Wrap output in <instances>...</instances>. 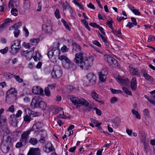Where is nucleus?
Returning a JSON list of instances; mask_svg holds the SVG:
<instances>
[{"mask_svg":"<svg viewBox=\"0 0 155 155\" xmlns=\"http://www.w3.org/2000/svg\"><path fill=\"white\" fill-rule=\"evenodd\" d=\"M93 59L89 57H84L83 52H78L75 54L74 62L82 69H89L93 64Z\"/></svg>","mask_w":155,"mask_h":155,"instance_id":"f257e3e1","label":"nucleus"},{"mask_svg":"<svg viewBox=\"0 0 155 155\" xmlns=\"http://www.w3.org/2000/svg\"><path fill=\"white\" fill-rule=\"evenodd\" d=\"M70 100L77 107L83 105L88 106L89 105L88 102L83 98H79L73 95H70Z\"/></svg>","mask_w":155,"mask_h":155,"instance_id":"f03ea898","label":"nucleus"},{"mask_svg":"<svg viewBox=\"0 0 155 155\" xmlns=\"http://www.w3.org/2000/svg\"><path fill=\"white\" fill-rule=\"evenodd\" d=\"M96 76L93 73L87 74L84 78V84L87 86L94 85L96 83Z\"/></svg>","mask_w":155,"mask_h":155,"instance_id":"7ed1b4c3","label":"nucleus"},{"mask_svg":"<svg viewBox=\"0 0 155 155\" xmlns=\"http://www.w3.org/2000/svg\"><path fill=\"white\" fill-rule=\"evenodd\" d=\"M21 40H17L14 41L12 43V45L11 47V50L10 51L13 54H15L21 47Z\"/></svg>","mask_w":155,"mask_h":155,"instance_id":"20e7f679","label":"nucleus"},{"mask_svg":"<svg viewBox=\"0 0 155 155\" xmlns=\"http://www.w3.org/2000/svg\"><path fill=\"white\" fill-rule=\"evenodd\" d=\"M51 75L54 78L61 77L62 75V71L60 67L58 65L54 66Z\"/></svg>","mask_w":155,"mask_h":155,"instance_id":"39448f33","label":"nucleus"},{"mask_svg":"<svg viewBox=\"0 0 155 155\" xmlns=\"http://www.w3.org/2000/svg\"><path fill=\"white\" fill-rule=\"evenodd\" d=\"M104 59L105 61L110 65L117 66V61L113 57L109 55H104Z\"/></svg>","mask_w":155,"mask_h":155,"instance_id":"423d86ee","label":"nucleus"},{"mask_svg":"<svg viewBox=\"0 0 155 155\" xmlns=\"http://www.w3.org/2000/svg\"><path fill=\"white\" fill-rule=\"evenodd\" d=\"M31 131V130L29 129L24 132L21 135L20 141L22 142L25 144L27 143L28 140L29 135Z\"/></svg>","mask_w":155,"mask_h":155,"instance_id":"0eeeda50","label":"nucleus"},{"mask_svg":"<svg viewBox=\"0 0 155 155\" xmlns=\"http://www.w3.org/2000/svg\"><path fill=\"white\" fill-rule=\"evenodd\" d=\"M54 52H56V53H58L59 54L60 53V51L57 48H56L55 49H53L51 50L48 51V55L49 59L51 61L53 62L56 61V59L54 57Z\"/></svg>","mask_w":155,"mask_h":155,"instance_id":"6e6552de","label":"nucleus"},{"mask_svg":"<svg viewBox=\"0 0 155 155\" xmlns=\"http://www.w3.org/2000/svg\"><path fill=\"white\" fill-rule=\"evenodd\" d=\"M41 100L42 99L39 96H35L32 99L31 105L34 106V108L39 107Z\"/></svg>","mask_w":155,"mask_h":155,"instance_id":"1a4fd4ad","label":"nucleus"},{"mask_svg":"<svg viewBox=\"0 0 155 155\" xmlns=\"http://www.w3.org/2000/svg\"><path fill=\"white\" fill-rule=\"evenodd\" d=\"M42 28L45 32L49 34H52L54 32L52 26L49 24L43 25Z\"/></svg>","mask_w":155,"mask_h":155,"instance_id":"9d476101","label":"nucleus"},{"mask_svg":"<svg viewBox=\"0 0 155 155\" xmlns=\"http://www.w3.org/2000/svg\"><path fill=\"white\" fill-rule=\"evenodd\" d=\"M116 80L121 85L125 86L129 83V80L127 78H124L118 76L117 78H116Z\"/></svg>","mask_w":155,"mask_h":155,"instance_id":"9b49d317","label":"nucleus"},{"mask_svg":"<svg viewBox=\"0 0 155 155\" xmlns=\"http://www.w3.org/2000/svg\"><path fill=\"white\" fill-rule=\"evenodd\" d=\"M43 150L45 152L48 153L54 151L55 149L51 143H48L45 145Z\"/></svg>","mask_w":155,"mask_h":155,"instance_id":"f8f14e48","label":"nucleus"},{"mask_svg":"<svg viewBox=\"0 0 155 155\" xmlns=\"http://www.w3.org/2000/svg\"><path fill=\"white\" fill-rule=\"evenodd\" d=\"M27 155H41L40 150L38 148H31L30 149Z\"/></svg>","mask_w":155,"mask_h":155,"instance_id":"ddd939ff","label":"nucleus"},{"mask_svg":"<svg viewBox=\"0 0 155 155\" xmlns=\"http://www.w3.org/2000/svg\"><path fill=\"white\" fill-rule=\"evenodd\" d=\"M2 140V142L8 144L9 146H12V140L10 136H6L5 134H4Z\"/></svg>","mask_w":155,"mask_h":155,"instance_id":"4468645a","label":"nucleus"},{"mask_svg":"<svg viewBox=\"0 0 155 155\" xmlns=\"http://www.w3.org/2000/svg\"><path fill=\"white\" fill-rule=\"evenodd\" d=\"M12 146H9L8 144L2 142L1 146V149L2 151L5 153H7L9 151L10 148Z\"/></svg>","mask_w":155,"mask_h":155,"instance_id":"2eb2a0df","label":"nucleus"},{"mask_svg":"<svg viewBox=\"0 0 155 155\" xmlns=\"http://www.w3.org/2000/svg\"><path fill=\"white\" fill-rule=\"evenodd\" d=\"M43 126V124L42 123L40 122H38L34 124L31 129H30L31 130V131H34L36 132L41 128Z\"/></svg>","mask_w":155,"mask_h":155,"instance_id":"dca6fc26","label":"nucleus"},{"mask_svg":"<svg viewBox=\"0 0 155 155\" xmlns=\"http://www.w3.org/2000/svg\"><path fill=\"white\" fill-rule=\"evenodd\" d=\"M3 132L4 134L5 133L6 134H10V131L8 130L5 125V124L0 125V132Z\"/></svg>","mask_w":155,"mask_h":155,"instance_id":"f3484780","label":"nucleus"},{"mask_svg":"<svg viewBox=\"0 0 155 155\" xmlns=\"http://www.w3.org/2000/svg\"><path fill=\"white\" fill-rule=\"evenodd\" d=\"M32 92L35 94L41 95L43 93V89L38 86H35L33 87Z\"/></svg>","mask_w":155,"mask_h":155,"instance_id":"a211bd4d","label":"nucleus"},{"mask_svg":"<svg viewBox=\"0 0 155 155\" xmlns=\"http://www.w3.org/2000/svg\"><path fill=\"white\" fill-rule=\"evenodd\" d=\"M21 54L22 56L25 57L27 60H30L32 57L31 52H28L27 51H21Z\"/></svg>","mask_w":155,"mask_h":155,"instance_id":"6ab92c4d","label":"nucleus"},{"mask_svg":"<svg viewBox=\"0 0 155 155\" xmlns=\"http://www.w3.org/2000/svg\"><path fill=\"white\" fill-rule=\"evenodd\" d=\"M137 81L135 78H132L130 83V87L133 91H135L137 87Z\"/></svg>","mask_w":155,"mask_h":155,"instance_id":"aec40b11","label":"nucleus"},{"mask_svg":"<svg viewBox=\"0 0 155 155\" xmlns=\"http://www.w3.org/2000/svg\"><path fill=\"white\" fill-rule=\"evenodd\" d=\"M12 21L10 18H8L5 20L4 23L0 26V31L2 30V29L10 25V22Z\"/></svg>","mask_w":155,"mask_h":155,"instance_id":"412c9836","label":"nucleus"},{"mask_svg":"<svg viewBox=\"0 0 155 155\" xmlns=\"http://www.w3.org/2000/svg\"><path fill=\"white\" fill-rule=\"evenodd\" d=\"M19 5L18 0H10L8 4L9 7L13 8L17 7Z\"/></svg>","mask_w":155,"mask_h":155,"instance_id":"4be33fe9","label":"nucleus"},{"mask_svg":"<svg viewBox=\"0 0 155 155\" xmlns=\"http://www.w3.org/2000/svg\"><path fill=\"white\" fill-rule=\"evenodd\" d=\"M47 137L46 132L45 131H44L43 132V134H41V138L39 141L42 144L45 143L47 140Z\"/></svg>","mask_w":155,"mask_h":155,"instance_id":"5701e85b","label":"nucleus"},{"mask_svg":"<svg viewBox=\"0 0 155 155\" xmlns=\"http://www.w3.org/2000/svg\"><path fill=\"white\" fill-rule=\"evenodd\" d=\"M130 73L133 75H136L138 77L140 76V70L137 68H132L130 69Z\"/></svg>","mask_w":155,"mask_h":155,"instance_id":"b1692460","label":"nucleus"},{"mask_svg":"<svg viewBox=\"0 0 155 155\" xmlns=\"http://www.w3.org/2000/svg\"><path fill=\"white\" fill-rule=\"evenodd\" d=\"M72 46L73 48L72 49V51L73 52L80 51H81V48L79 45L77 44L76 42H73L72 44Z\"/></svg>","mask_w":155,"mask_h":155,"instance_id":"393cba45","label":"nucleus"},{"mask_svg":"<svg viewBox=\"0 0 155 155\" xmlns=\"http://www.w3.org/2000/svg\"><path fill=\"white\" fill-rule=\"evenodd\" d=\"M52 112L54 113V115L58 114L57 116H63L64 115V112L62 109H57L55 108L52 110Z\"/></svg>","mask_w":155,"mask_h":155,"instance_id":"a878e982","label":"nucleus"},{"mask_svg":"<svg viewBox=\"0 0 155 155\" xmlns=\"http://www.w3.org/2000/svg\"><path fill=\"white\" fill-rule=\"evenodd\" d=\"M17 117H10V120L11 124L14 127L17 126L18 121Z\"/></svg>","mask_w":155,"mask_h":155,"instance_id":"bb28decb","label":"nucleus"},{"mask_svg":"<svg viewBox=\"0 0 155 155\" xmlns=\"http://www.w3.org/2000/svg\"><path fill=\"white\" fill-rule=\"evenodd\" d=\"M16 92L15 91V88H11L7 92V95L6 97H7L8 96H10V95H15V94Z\"/></svg>","mask_w":155,"mask_h":155,"instance_id":"cd10ccee","label":"nucleus"},{"mask_svg":"<svg viewBox=\"0 0 155 155\" xmlns=\"http://www.w3.org/2000/svg\"><path fill=\"white\" fill-rule=\"evenodd\" d=\"M58 59L61 61L64 60V61L67 63H70V61L68 58L67 57L64 55H61L59 56Z\"/></svg>","mask_w":155,"mask_h":155,"instance_id":"c85d7f7f","label":"nucleus"},{"mask_svg":"<svg viewBox=\"0 0 155 155\" xmlns=\"http://www.w3.org/2000/svg\"><path fill=\"white\" fill-rule=\"evenodd\" d=\"M98 75L100 80L102 82L105 81L106 76L102 74L101 72H98Z\"/></svg>","mask_w":155,"mask_h":155,"instance_id":"c756f323","label":"nucleus"},{"mask_svg":"<svg viewBox=\"0 0 155 155\" xmlns=\"http://www.w3.org/2000/svg\"><path fill=\"white\" fill-rule=\"evenodd\" d=\"M29 142L32 145H35L38 143V140L36 138H31L29 141Z\"/></svg>","mask_w":155,"mask_h":155,"instance_id":"7c9ffc66","label":"nucleus"},{"mask_svg":"<svg viewBox=\"0 0 155 155\" xmlns=\"http://www.w3.org/2000/svg\"><path fill=\"white\" fill-rule=\"evenodd\" d=\"M113 23V22L111 19H109L107 21V25L111 30H113L114 29V28L112 27Z\"/></svg>","mask_w":155,"mask_h":155,"instance_id":"2f4dec72","label":"nucleus"},{"mask_svg":"<svg viewBox=\"0 0 155 155\" xmlns=\"http://www.w3.org/2000/svg\"><path fill=\"white\" fill-rule=\"evenodd\" d=\"M144 78L147 81H148L151 83H152L153 81V78L148 74L146 75Z\"/></svg>","mask_w":155,"mask_h":155,"instance_id":"473e14b6","label":"nucleus"},{"mask_svg":"<svg viewBox=\"0 0 155 155\" xmlns=\"http://www.w3.org/2000/svg\"><path fill=\"white\" fill-rule=\"evenodd\" d=\"M46 103L41 100L38 108H40L43 110H44L46 108Z\"/></svg>","mask_w":155,"mask_h":155,"instance_id":"72a5a7b5","label":"nucleus"},{"mask_svg":"<svg viewBox=\"0 0 155 155\" xmlns=\"http://www.w3.org/2000/svg\"><path fill=\"white\" fill-rule=\"evenodd\" d=\"M40 41L39 39L38 38H33L30 40V41L33 45H36Z\"/></svg>","mask_w":155,"mask_h":155,"instance_id":"f704fd0d","label":"nucleus"},{"mask_svg":"<svg viewBox=\"0 0 155 155\" xmlns=\"http://www.w3.org/2000/svg\"><path fill=\"white\" fill-rule=\"evenodd\" d=\"M13 77L15 80L19 83H21L23 81V79L20 78L18 75H15L13 76Z\"/></svg>","mask_w":155,"mask_h":155,"instance_id":"c9c22d12","label":"nucleus"},{"mask_svg":"<svg viewBox=\"0 0 155 155\" xmlns=\"http://www.w3.org/2000/svg\"><path fill=\"white\" fill-rule=\"evenodd\" d=\"M40 57V54L38 52H35V55H34L33 58L35 61H38L39 60V57Z\"/></svg>","mask_w":155,"mask_h":155,"instance_id":"e433bc0d","label":"nucleus"},{"mask_svg":"<svg viewBox=\"0 0 155 155\" xmlns=\"http://www.w3.org/2000/svg\"><path fill=\"white\" fill-rule=\"evenodd\" d=\"M111 92L114 94H122L123 93V91L120 90H115L113 89L112 88H111L110 89Z\"/></svg>","mask_w":155,"mask_h":155,"instance_id":"4c0bfd02","label":"nucleus"},{"mask_svg":"<svg viewBox=\"0 0 155 155\" xmlns=\"http://www.w3.org/2000/svg\"><path fill=\"white\" fill-rule=\"evenodd\" d=\"M139 137L142 140H144L146 139V136L144 133L140 131L139 133Z\"/></svg>","mask_w":155,"mask_h":155,"instance_id":"58836bf2","label":"nucleus"},{"mask_svg":"<svg viewBox=\"0 0 155 155\" xmlns=\"http://www.w3.org/2000/svg\"><path fill=\"white\" fill-rule=\"evenodd\" d=\"M120 122L121 120L119 118L117 117L115 118V121L113 122V124L116 127H117L118 126V124Z\"/></svg>","mask_w":155,"mask_h":155,"instance_id":"ea45409f","label":"nucleus"},{"mask_svg":"<svg viewBox=\"0 0 155 155\" xmlns=\"http://www.w3.org/2000/svg\"><path fill=\"white\" fill-rule=\"evenodd\" d=\"M91 95L93 98L94 99L96 98H98L99 97L98 94L96 93V92L93 90L91 92Z\"/></svg>","mask_w":155,"mask_h":155,"instance_id":"a19ab883","label":"nucleus"},{"mask_svg":"<svg viewBox=\"0 0 155 155\" xmlns=\"http://www.w3.org/2000/svg\"><path fill=\"white\" fill-rule=\"evenodd\" d=\"M45 93L46 96L49 97L51 95V92L49 88L46 87L45 89Z\"/></svg>","mask_w":155,"mask_h":155,"instance_id":"79ce46f5","label":"nucleus"},{"mask_svg":"<svg viewBox=\"0 0 155 155\" xmlns=\"http://www.w3.org/2000/svg\"><path fill=\"white\" fill-rule=\"evenodd\" d=\"M28 113L30 115H33V116H38L39 114L37 112L31 111L28 110Z\"/></svg>","mask_w":155,"mask_h":155,"instance_id":"37998d69","label":"nucleus"},{"mask_svg":"<svg viewBox=\"0 0 155 155\" xmlns=\"http://www.w3.org/2000/svg\"><path fill=\"white\" fill-rule=\"evenodd\" d=\"M122 89L123 91L126 94L129 95H132V93L131 91L129 90L127 88L125 87H123Z\"/></svg>","mask_w":155,"mask_h":155,"instance_id":"c03bdc74","label":"nucleus"},{"mask_svg":"<svg viewBox=\"0 0 155 155\" xmlns=\"http://www.w3.org/2000/svg\"><path fill=\"white\" fill-rule=\"evenodd\" d=\"M7 119L5 117H0V125L5 124Z\"/></svg>","mask_w":155,"mask_h":155,"instance_id":"a18cd8bd","label":"nucleus"},{"mask_svg":"<svg viewBox=\"0 0 155 155\" xmlns=\"http://www.w3.org/2000/svg\"><path fill=\"white\" fill-rule=\"evenodd\" d=\"M22 25V23L21 22H19L13 25L14 29H18Z\"/></svg>","mask_w":155,"mask_h":155,"instance_id":"49530a36","label":"nucleus"},{"mask_svg":"<svg viewBox=\"0 0 155 155\" xmlns=\"http://www.w3.org/2000/svg\"><path fill=\"white\" fill-rule=\"evenodd\" d=\"M54 15L57 18L59 19L61 18V15L58 9H56L54 12Z\"/></svg>","mask_w":155,"mask_h":155,"instance_id":"de8ad7c7","label":"nucleus"},{"mask_svg":"<svg viewBox=\"0 0 155 155\" xmlns=\"http://www.w3.org/2000/svg\"><path fill=\"white\" fill-rule=\"evenodd\" d=\"M91 122L94 124L95 126L97 127L101 124L99 123H98L97 121L95 120V119L91 118Z\"/></svg>","mask_w":155,"mask_h":155,"instance_id":"09e8293b","label":"nucleus"},{"mask_svg":"<svg viewBox=\"0 0 155 155\" xmlns=\"http://www.w3.org/2000/svg\"><path fill=\"white\" fill-rule=\"evenodd\" d=\"M112 31L114 34L118 36H119L121 34V32L120 31L115 30L114 28L113 30H112Z\"/></svg>","mask_w":155,"mask_h":155,"instance_id":"8fccbe9b","label":"nucleus"},{"mask_svg":"<svg viewBox=\"0 0 155 155\" xmlns=\"http://www.w3.org/2000/svg\"><path fill=\"white\" fill-rule=\"evenodd\" d=\"M70 8V6L68 4L66 3V4L64 3L63 4V9L66 10L67 9H68Z\"/></svg>","mask_w":155,"mask_h":155,"instance_id":"3c124183","label":"nucleus"},{"mask_svg":"<svg viewBox=\"0 0 155 155\" xmlns=\"http://www.w3.org/2000/svg\"><path fill=\"white\" fill-rule=\"evenodd\" d=\"M14 111V106L13 105H11L7 110V112H10L13 113Z\"/></svg>","mask_w":155,"mask_h":155,"instance_id":"603ef678","label":"nucleus"},{"mask_svg":"<svg viewBox=\"0 0 155 155\" xmlns=\"http://www.w3.org/2000/svg\"><path fill=\"white\" fill-rule=\"evenodd\" d=\"M8 47H6L3 49L0 50V52L2 54H6L8 51Z\"/></svg>","mask_w":155,"mask_h":155,"instance_id":"864d4df0","label":"nucleus"},{"mask_svg":"<svg viewBox=\"0 0 155 155\" xmlns=\"http://www.w3.org/2000/svg\"><path fill=\"white\" fill-rule=\"evenodd\" d=\"M4 76L7 78H11L13 75L10 73H6L4 74Z\"/></svg>","mask_w":155,"mask_h":155,"instance_id":"5fc2aeb1","label":"nucleus"},{"mask_svg":"<svg viewBox=\"0 0 155 155\" xmlns=\"http://www.w3.org/2000/svg\"><path fill=\"white\" fill-rule=\"evenodd\" d=\"M15 31L14 32V36L16 38H17L20 33V31L18 29H14Z\"/></svg>","mask_w":155,"mask_h":155,"instance_id":"6e6d98bb","label":"nucleus"},{"mask_svg":"<svg viewBox=\"0 0 155 155\" xmlns=\"http://www.w3.org/2000/svg\"><path fill=\"white\" fill-rule=\"evenodd\" d=\"M68 48L66 45H64L61 48V50L63 52H65L68 51Z\"/></svg>","mask_w":155,"mask_h":155,"instance_id":"4d7b16f0","label":"nucleus"},{"mask_svg":"<svg viewBox=\"0 0 155 155\" xmlns=\"http://www.w3.org/2000/svg\"><path fill=\"white\" fill-rule=\"evenodd\" d=\"M150 93L151 95V98L155 100V90L151 91Z\"/></svg>","mask_w":155,"mask_h":155,"instance_id":"13d9d810","label":"nucleus"},{"mask_svg":"<svg viewBox=\"0 0 155 155\" xmlns=\"http://www.w3.org/2000/svg\"><path fill=\"white\" fill-rule=\"evenodd\" d=\"M22 142L20 141L18 142L16 144L15 147L17 148H19L23 146Z\"/></svg>","mask_w":155,"mask_h":155,"instance_id":"bf43d9fd","label":"nucleus"},{"mask_svg":"<svg viewBox=\"0 0 155 155\" xmlns=\"http://www.w3.org/2000/svg\"><path fill=\"white\" fill-rule=\"evenodd\" d=\"M23 30L24 31H25V37H27L29 35V32H28V29L26 28L25 26H24Z\"/></svg>","mask_w":155,"mask_h":155,"instance_id":"052dcab7","label":"nucleus"},{"mask_svg":"<svg viewBox=\"0 0 155 155\" xmlns=\"http://www.w3.org/2000/svg\"><path fill=\"white\" fill-rule=\"evenodd\" d=\"M140 72H141L143 74V75L144 77L146 76V75H147L148 74H147V72L144 69H142L140 70Z\"/></svg>","mask_w":155,"mask_h":155,"instance_id":"680f3d73","label":"nucleus"},{"mask_svg":"<svg viewBox=\"0 0 155 155\" xmlns=\"http://www.w3.org/2000/svg\"><path fill=\"white\" fill-rule=\"evenodd\" d=\"M17 12V10L16 8H12L11 11L12 14L15 16H17V14L16 12Z\"/></svg>","mask_w":155,"mask_h":155,"instance_id":"e2e57ef3","label":"nucleus"},{"mask_svg":"<svg viewBox=\"0 0 155 155\" xmlns=\"http://www.w3.org/2000/svg\"><path fill=\"white\" fill-rule=\"evenodd\" d=\"M105 45V48L107 49L110 48L111 46L110 45L109 42L107 40L104 42Z\"/></svg>","mask_w":155,"mask_h":155,"instance_id":"0e129e2a","label":"nucleus"},{"mask_svg":"<svg viewBox=\"0 0 155 155\" xmlns=\"http://www.w3.org/2000/svg\"><path fill=\"white\" fill-rule=\"evenodd\" d=\"M31 98L28 97H25L23 98L24 101L26 103L30 102L31 101Z\"/></svg>","mask_w":155,"mask_h":155,"instance_id":"69168bd1","label":"nucleus"},{"mask_svg":"<svg viewBox=\"0 0 155 155\" xmlns=\"http://www.w3.org/2000/svg\"><path fill=\"white\" fill-rule=\"evenodd\" d=\"M100 30V32L101 33V34L104 36H106V34L105 32L104 31V28L101 26H99L98 28Z\"/></svg>","mask_w":155,"mask_h":155,"instance_id":"338daca9","label":"nucleus"},{"mask_svg":"<svg viewBox=\"0 0 155 155\" xmlns=\"http://www.w3.org/2000/svg\"><path fill=\"white\" fill-rule=\"evenodd\" d=\"M94 110H95L96 114L100 116L101 115V111L97 107L94 108Z\"/></svg>","mask_w":155,"mask_h":155,"instance_id":"774afa93","label":"nucleus"}]
</instances>
